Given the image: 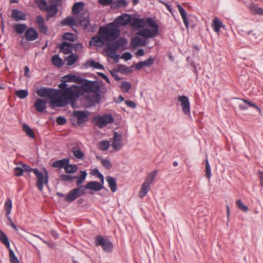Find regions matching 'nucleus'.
Returning a JSON list of instances; mask_svg holds the SVG:
<instances>
[{
	"instance_id": "nucleus-34",
	"label": "nucleus",
	"mask_w": 263,
	"mask_h": 263,
	"mask_svg": "<svg viewBox=\"0 0 263 263\" xmlns=\"http://www.w3.org/2000/svg\"><path fill=\"white\" fill-rule=\"evenodd\" d=\"M0 241L6 247L8 250L11 249L9 239L2 230H0Z\"/></svg>"
},
{
	"instance_id": "nucleus-51",
	"label": "nucleus",
	"mask_w": 263,
	"mask_h": 263,
	"mask_svg": "<svg viewBox=\"0 0 263 263\" xmlns=\"http://www.w3.org/2000/svg\"><path fill=\"white\" fill-rule=\"evenodd\" d=\"M35 3L42 10H45L47 7V2L45 0H35Z\"/></svg>"
},
{
	"instance_id": "nucleus-23",
	"label": "nucleus",
	"mask_w": 263,
	"mask_h": 263,
	"mask_svg": "<svg viewBox=\"0 0 263 263\" xmlns=\"http://www.w3.org/2000/svg\"><path fill=\"white\" fill-rule=\"evenodd\" d=\"M177 8L181 16L183 23L185 26V27L187 29H188L189 27V22L187 18L186 13L185 10L180 5H177Z\"/></svg>"
},
{
	"instance_id": "nucleus-32",
	"label": "nucleus",
	"mask_w": 263,
	"mask_h": 263,
	"mask_svg": "<svg viewBox=\"0 0 263 263\" xmlns=\"http://www.w3.org/2000/svg\"><path fill=\"white\" fill-rule=\"evenodd\" d=\"M249 9L251 13L254 15H263V9L257 7L256 5L252 4L250 7Z\"/></svg>"
},
{
	"instance_id": "nucleus-58",
	"label": "nucleus",
	"mask_w": 263,
	"mask_h": 263,
	"mask_svg": "<svg viewBox=\"0 0 263 263\" xmlns=\"http://www.w3.org/2000/svg\"><path fill=\"white\" fill-rule=\"evenodd\" d=\"M85 186H81L77 189H73L77 194L78 195V197L83 195L85 193Z\"/></svg>"
},
{
	"instance_id": "nucleus-30",
	"label": "nucleus",
	"mask_w": 263,
	"mask_h": 263,
	"mask_svg": "<svg viewBox=\"0 0 263 263\" xmlns=\"http://www.w3.org/2000/svg\"><path fill=\"white\" fill-rule=\"evenodd\" d=\"M45 10L47 12V19L48 20L50 17H52L57 13V6L55 5L52 4L48 7L47 6Z\"/></svg>"
},
{
	"instance_id": "nucleus-59",
	"label": "nucleus",
	"mask_w": 263,
	"mask_h": 263,
	"mask_svg": "<svg viewBox=\"0 0 263 263\" xmlns=\"http://www.w3.org/2000/svg\"><path fill=\"white\" fill-rule=\"evenodd\" d=\"M90 66L96 69H104V67L100 63L91 61L90 62Z\"/></svg>"
},
{
	"instance_id": "nucleus-47",
	"label": "nucleus",
	"mask_w": 263,
	"mask_h": 263,
	"mask_svg": "<svg viewBox=\"0 0 263 263\" xmlns=\"http://www.w3.org/2000/svg\"><path fill=\"white\" fill-rule=\"evenodd\" d=\"M65 171L67 173H73L78 170V166L76 165H71L68 163L65 166Z\"/></svg>"
},
{
	"instance_id": "nucleus-24",
	"label": "nucleus",
	"mask_w": 263,
	"mask_h": 263,
	"mask_svg": "<svg viewBox=\"0 0 263 263\" xmlns=\"http://www.w3.org/2000/svg\"><path fill=\"white\" fill-rule=\"evenodd\" d=\"M36 22L41 32L43 33H46L47 32L48 29L44 24L43 18L41 15H37L36 17Z\"/></svg>"
},
{
	"instance_id": "nucleus-26",
	"label": "nucleus",
	"mask_w": 263,
	"mask_h": 263,
	"mask_svg": "<svg viewBox=\"0 0 263 263\" xmlns=\"http://www.w3.org/2000/svg\"><path fill=\"white\" fill-rule=\"evenodd\" d=\"M146 44V40L142 39L138 36H136L133 37L131 42L132 46L134 47L138 46H145Z\"/></svg>"
},
{
	"instance_id": "nucleus-64",
	"label": "nucleus",
	"mask_w": 263,
	"mask_h": 263,
	"mask_svg": "<svg viewBox=\"0 0 263 263\" xmlns=\"http://www.w3.org/2000/svg\"><path fill=\"white\" fill-rule=\"evenodd\" d=\"M125 104L129 107H132L133 108H135L136 107V104L135 102L130 100H127L125 101Z\"/></svg>"
},
{
	"instance_id": "nucleus-43",
	"label": "nucleus",
	"mask_w": 263,
	"mask_h": 263,
	"mask_svg": "<svg viewBox=\"0 0 263 263\" xmlns=\"http://www.w3.org/2000/svg\"><path fill=\"white\" fill-rule=\"evenodd\" d=\"M12 207V201L10 199H8L5 203V208L6 209V215L7 217L10 215Z\"/></svg>"
},
{
	"instance_id": "nucleus-33",
	"label": "nucleus",
	"mask_w": 263,
	"mask_h": 263,
	"mask_svg": "<svg viewBox=\"0 0 263 263\" xmlns=\"http://www.w3.org/2000/svg\"><path fill=\"white\" fill-rule=\"evenodd\" d=\"M106 180L111 191L112 192H115L117 191V183L116 179L112 177L108 176L106 177Z\"/></svg>"
},
{
	"instance_id": "nucleus-12",
	"label": "nucleus",
	"mask_w": 263,
	"mask_h": 263,
	"mask_svg": "<svg viewBox=\"0 0 263 263\" xmlns=\"http://www.w3.org/2000/svg\"><path fill=\"white\" fill-rule=\"evenodd\" d=\"M178 101L180 102L182 110L184 114L191 116L190 103L188 98L184 96H179Z\"/></svg>"
},
{
	"instance_id": "nucleus-17",
	"label": "nucleus",
	"mask_w": 263,
	"mask_h": 263,
	"mask_svg": "<svg viewBox=\"0 0 263 263\" xmlns=\"http://www.w3.org/2000/svg\"><path fill=\"white\" fill-rule=\"evenodd\" d=\"M47 103V100L37 99L34 103V107L37 111L43 112L46 108Z\"/></svg>"
},
{
	"instance_id": "nucleus-35",
	"label": "nucleus",
	"mask_w": 263,
	"mask_h": 263,
	"mask_svg": "<svg viewBox=\"0 0 263 263\" xmlns=\"http://www.w3.org/2000/svg\"><path fill=\"white\" fill-rule=\"evenodd\" d=\"M61 24L63 26H76L77 25V23L76 20L73 17L69 16L63 20L61 21Z\"/></svg>"
},
{
	"instance_id": "nucleus-25",
	"label": "nucleus",
	"mask_w": 263,
	"mask_h": 263,
	"mask_svg": "<svg viewBox=\"0 0 263 263\" xmlns=\"http://www.w3.org/2000/svg\"><path fill=\"white\" fill-rule=\"evenodd\" d=\"M150 189L151 186L143 182L138 193L139 197L143 198L146 195Z\"/></svg>"
},
{
	"instance_id": "nucleus-28",
	"label": "nucleus",
	"mask_w": 263,
	"mask_h": 263,
	"mask_svg": "<svg viewBox=\"0 0 263 263\" xmlns=\"http://www.w3.org/2000/svg\"><path fill=\"white\" fill-rule=\"evenodd\" d=\"M78 55L76 53H71L70 55L67 57L65 59L67 66H71L73 65L78 60Z\"/></svg>"
},
{
	"instance_id": "nucleus-37",
	"label": "nucleus",
	"mask_w": 263,
	"mask_h": 263,
	"mask_svg": "<svg viewBox=\"0 0 263 263\" xmlns=\"http://www.w3.org/2000/svg\"><path fill=\"white\" fill-rule=\"evenodd\" d=\"M13 28L18 34H22L27 29V26L24 24H17L14 25Z\"/></svg>"
},
{
	"instance_id": "nucleus-42",
	"label": "nucleus",
	"mask_w": 263,
	"mask_h": 263,
	"mask_svg": "<svg viewBox=\"0 0 263 263\" xmlns=\"http://www.w3.org/2000/svg\"><path fill=\"white\" fill-rule=\"evenodd\" d=\"M78 197V195L75 192L74 190H72L65 197L66 201L70 202L74 200Z\"/></svg>"
},
{
	"instance_id": "nucleus-15",
	"label": "nucleus",
	"mask_w": 263,
	"mask_h": 263,
	"mask_svg": "<svg viewBox=\"0 0 263 263\" xmlns=\"http://www.w3.org/2000/svg\"><path fill=\"white\" fill-rule=\"evenodd\" d=\"M131 20L130 15L127 14H123L116 19L115 24L122 26L126 25L129 23L130 24Z\"/></svg>"
},
{
	"instance_id": "nucleus-39",
	"label": "nucleus",
	"mask_w": 263,
	"mask_h": 263,
	"mask_svg": "<svg viewBox=\"0 0 263 263\" xmlns=\"http://www.w3.org/2000/svg\"><path fill=\"white\" fill-rule=\"evenodd\" d=\"M72 152L74 157L77 159H82L84 156V154L77 146H75L72 148Z\"/></svg>"
},
{
	"instance_id": "nucleus-1",
	"label": "nucleus",
	"mask_w": 263,
	"mask_h": 263,
	"mask_svg": "<svg viewBox=\"0 0 263 263\" xmlns=\"http://www.w3.org/2000/svg\"><path fill=\"white\" fill-rule=\"evenodd\" d=\"M36 92L41 97L50 99V104L52 107H63L69 103L67 89L57 90L41 88L37 89Z\"/></svg>"
},
{
	"instance_id": "nucleus-5",
	"label": "nucleus",
	"mask_w": 263,
	"mask_h": 263,
	"mask_svg": "<svg viewBox=\"0 0 263 263\" xmlns=\"http://www.w3.org/2000/svg\"><path fill=\"white\" fill-rule=\"evenodd\" d=\"M33 172L37 178L36 185L39 191L42 192L44 185H47L48 182V173L45 168H42L41 171L34 169Z\"/></svg>"
},
{
	"instance_id": "nucleus-41",
	"label": "nucleus",
	"mask_w": 263,
	"mask_h": 263,
	"mask_svg": "<svg viewBox=\"0 0 263 263\" xmlns=\"http://www.w3.org/2000/svg\"><path fill=\"white\" fill-rule=\"evenodd\" d=\"M67 75L62 77L61 82L62 83L59 85V87L61 89V90H65L68 87H67V85L66 84L67 82H71L69 78H67Z\"/></svg>"
},
{
	"instance_id": "nucleus-46",
	"label": "nucleus",
	"mask_w": 263,
	"mask_h": 263,
	"mask_svg": "<svg viewBox=\"0 0 263 263\" xmlns=\"http://www.w3.org/2000/svg\"><path fill=\"white\" fill-rule=\"evenodd\" d=\"M9 257L10 263H20L17 257L11 249L9 250Z\"/></svg>"
},
{
	"instance_id": "nucleus-2",
	"label": "nucleus",
	"mask_w": 263,
	"mask_h": 263,
	"mask_svg": "<svg viewBox=\"0 0 263 263\" xmlns=\"http://www.w3.org/2000/svg\"><path fill=\"white\" fill-rule=\"evenodd\" d=\"M81 83V86L73 85L67 88L69 103L75 101L77 98L83 96L85 92H97L100 89L99 83L96 81H86Z\"/></svg>"
},
{
	"instance_id": "nucleus-27",
	"label": "nucleus",
	"mask_w": 263,
	"mask_h": 263,
	"mask_svg": "<svg viewBox=\"0 0 263 263\" xmlns=\"http://www.w3.org/2000/svg\"><path fill=\"white\" fill-rule=\"evenodd\" d=\"M158 171L157 170H154L151 172H149L146 177V178L145 180L144 181V183L149 185H151V184L153 183L154 181L155 180L156 177L157 176Z\"/></svg>"
},
{
	"instance_id": "nucleus-3",
	"label": "nucleus",
	"mask_w": 263,
	"mask_h": 263,
	"mask_svg": "<svg viewBox=\"0 0 263 263\" xmlns=\"http://www.w3.org/2000/svg\"><path fill=\"white\" fill-rule=\"evenodd\" d=\"M99 34L104 41L110 42L116 40L119 35V30L117 25L114 23H110L105 27H101Z\"/></svg>"
},
{
	"instance_id": "nucleus-40",
	"label": "nucleus",
	"mask_w": 263,
	"mask_h": 263,
	"mask_svg": "<svg viewBox=\"0 0 263 263\" xmlns=\"http://www.w3.org/2000/svg\"><path fill=\"white\" fill-rule=\"evenodd\" d=\"M52 62L53 64L58 67H61L63 65V61L61 58H60L58 55H54L52 58Z\"/></svg>"
},
{
	"instance_id": "nucleus-4",
	"label": "nucleus",
	"mask_w": 263,
	"mask_h": 263,
	"mask_svg": "<svg viewBox=\"0 0 263 263\" xmlns=\"http://www.w3.org/2000/svg\"><path fill=\"white\" fill-rule=\"evenodd\" d=\"M146 28L138 31L137 34L146 38H152L156 36L158 33L159 26L156 22L151 18L146 20Z\"/></svg>"
},
{
	"instance_id": "nucleus-44",
	"label": "nucleus",
	"mask_w": 263,
	"mask_h": 263,
	"mask_svg": "<svg viewBox=\"0 0 263 263\" xmlns=\"http://www.w3.org/2000/svg\"><path fill=\"white\" fill-rule=\"evenodd\" d=\"M110 146V143L106 140L100 142L98 144L99 148L103 151H107Z\"/></svg>"
},
{
	"instance_id": "nucleus-62",
	"label": "nucleus",
	"mask_w": 263,
	"mask_h": 263,
	"mask_svg": "<svg viewBox=\"0 0 263 263\" xmlns=\"http://www.w3.org/2000/svg\"><path fill=\"white\" fill-rule=\"evenodd\" d=\"M23 172H30L31 171L33 172V170L27 165L24 164L21 166Z\"/></svg>"
},
{
	"instance_id": "nucleus-20",
	"label": "nucleus",
	"mask_w": 263,
	"mask_h": 263,
	"mask_svg": "<svg viewBox=\"0 0 263 263\" xmlns=\"http://www.w3.org/2000/svg\"><path fill=\"white\" fill-rule=\"evenodd\" d=\"M59 48L61 52L65 54H68L72 53V44L67 42H64L60 45Z\"/></svg>"
},
{
	"instance_id": "nucleus-18",
	"label": "nucleus",
	"mask_w": 263,
	"mask_h": 263,
	"mask_svg": "<svg viewBox=\"0 0 263 263\" xmlns=\"http://www.w3.org/2000/svg\"><path fill=\"white\" fill-rule=\"evenodd\" d=\"M12 18L16 21H21V20H26V14L23 12L17 10V9H13L12 10Z\"/></svg>"
},
{
	"instance_id": "nucleus-52",
	"label": "nucleus",
	"mask_w": 263,
	"mask_h": 263,
	"mask_svg": "<svg viewBox=\"0 0 263 263\" xmlns=\"http://www.w3.org/2000/svg\"><path fill=\"white\" fill-rule=\"evenodd\" d=\"M87 176V173L85 171H81V175L79 177H75L74 178H78V180L77 181V184L79 185L81 184L85 179L86 177Z\"/></svg>"
},
{
	"instance_id": "nucleus-29",
	"label": "nucleus",
	"mask_w": 263,
	"mask_h": 263,
	"mask_svg": "<svg viewBox=\"0 0 263 263\" xmlns=\"http://www.w3.org/2000/svg\"><path fill=\"white\" fill-rule=\"evenodd\" d=\"M69 159L67 158L63 159L54 161L52 166L55 168H65V165L69 163Z\"/></svg>"
},
{
	"instance_id": "nucleus-57",
	"label": "nucleus",
	"mask_w": 263,
	"mask_h": 263,
	"mask_svg": "<svg viewBox=\"0 0 263 263\" xmlns=\"http://www.w3.org/2000/svg\"><path fill=\"white\" fill-rule=\"evenodd\" d=\"M72 48H73L76 51L81 52L83 50V46L80 43H77L72 44Z\"/></svg>"
},
{
	"instance_id": "nucleus-14",
	"label": "nucleus",
	"mask_w": 263,
	"mask_h": 263,
	"mask_svg": "<svg viewBox=\"0 0 263 263\" xmlns=\"http://www.w3.org/2000/svg\"><path fill=\"white\" fill-rule=\"evenodd\" d=\"M89 14L88 12L86 11L82 13L81 16L79 18V24L83 29H85L89 24Z\"/></svg>"
},
{
	"instance_id": "nucleus-13",
	"label": "nucleus",
	"mask_w": 263,
	"mask_h": 263,
	"mask_svg": "<svg viewBox=\"0 0 263 263\" xmlns=\"http://www.w3.org/2000/svg\"><path fill=\"white\" fill-rule=\"evenodd\" d=\"M239 108L242 110H246L248 109V107H254L256 108L259 112L260 115H262L261 109L255 104L252 102L246 99H241L238 103Z\"/></svg>"
},
{
	"instance_id": "nucleus-50",
	"label": "nucleus",
	"mask_w": 263,
	"mask_h": 263,
	"mask_svg": "<svg viewBox=\"0 0 263 263\" xmlns=\"http://www.w3.org/2000/svg\"><path fill=\"white\" fill-rule=\"evenodd\" d=\"M68 77L71 82H74L78 84H80L82 82L83 80L81 77H77L73 74H69L67 75Z\"/></svg>"
},
{
	"instance_id": "nucleus-31",
	"label": "nucleus",
	"mask_w": 263,
	"mask_h": 263,
	"mask_svg": "<svg viewBox=\"0 0 263 263\" xmlns=\"http://www.w3.org/2000/svg\"><path fill=\"white\" fill-rule=\"evenodd\" d=\"M104 41L100 35L99 36H93L91 38L90 44L98 47H102L104 44Z\"/></svg>"
},
{
	"instance_id": "nucleus-48",
	"label": "nucleus",
	"mask_w": 263,
	"mask_h": 263,
	"mask_svg": "<svg viewBox=\"0 0 263 263\" xmlns=\"http://www.w3.org/2000/svg\"><path fill=\"white\" fill-rule=\"evenodd\" d=\"M15 95L20 99H25L28 95L27 90L22 89L17 90L15 92Z\"/></svg>"
},
{
	"instance_id": "nucleus-21",
	"label": "nucleus",
	"mask_w": 263,
	"mask_h": 263,
	"mask_svg": "<svg viewBox=\"0 0 263 263\" xmlns=\"http://www.w3.org/2000/svg\"><path fill=\"white\" fill-rule=\"evenodd\" d=\"M130 25L133 28H143L145 27L146 21L143 19L134 18L131 20Z\"/></svg>"
},
{
	"instance_id": "nucleus-22",
	"label": "nucleus",
	"mask_w": 263,
	"mask_h": 263,
	"mask_svg": "<svg viewBox=\"0 0 263 263\" xmlns=\"http://www.w3.org/2000/svg\"><path fill=\"white\" fill-rule=\"evenodd\" d=\"M155 61V59L153 58H149L144 61L139 62L135 65V67L137 70L142 68L143 67H149L152 65Z\"/></svg>"
},
{
	"instance_id": "nucleus-60",
	"label": "nucleus",
	"mask_w": 263,
	"mask_h": 263,
	"mask_svg": "<svg viewBox=\"0 0 263 263\" xmlns=\"http://www.w3.org/2000/svg\"><path fill=\"white\" fill-rule=\"evenodd\" d=\"M23 171L21 166L16 167L14 169V174L15 176H20L23 175Z\"/></svg>"
},
{
	"instance_id": "nucleus-36",
	"label": "nucleus",
	"mask_w": 263,
	"mask_h": 263,
	"mask_svg": "<svg viewBox=\"0 0 263 263\" xmlns=\"http://www.w3.org/2000/svg\"><path fill=\"white\" fill-rule=\"evenodd\" d=\"M84 6V4L83 2H78L74 4L72 9V13L74 14H78L82 10Z\"/></svg>"
},
{
	"instance_id": "nucleus-63",
	"label": "nucleus",
	"mask_w": 263,
	"mask_h": 263,
	"mask_svg": "<svg viewBox=\"0 0 263 263\" xmlns=\"http://www.w3.org/2000/svg\"><path fill=\"white\" fill-rule=\"evenodd\" d=\"M121 58L125 60H129L132 58V54L128 52L124 53Z\"/></svg>"
},
{
	"instance_id": "nucleus-55",
	"label": "nucleus",
	"mask_w": 263,
	"mask_h": 263,
	"mask_svg": "<svg viewBox=\"0 0 263 263\" xmlns=\"http://www.w3.org/2000/svg\"><path fill=\"white\" fill-rule=\"evenodd\" d=\"M131 88L130 83L127 82H122L121 85V89L124 92H128Z\"/></svg>"
},
{
	"instance_id": "nucleus-54",
	"label": "nucleus",
	"mask_w": 263,
	"mask_h": 263,
	"mask_svg": "<svg viewBox=\"0 0 263 263\" xmlns=\"http://www.w3.org/2000/svg\"><path fill=\"white\" fill-rule=\"evenodd\" d=\"M205 175L206 177L210 179L211 177V167L210 166V164L208 159H206L205 161Z\"/></svg>"
},
{
	"instance_id": "nucleus-49",
	"label": "nucleus",
	"mask_w": 263,
	"mask_h": 263,
	"mask_svg": "<svg viewBox=\"0 0 263 263\" xmlns=\"http://www.w3.org/2000/svg\"><path fill=\"white\" fill-rule=\"evenodd\" d=\"M236 205L239 210L243 211L244 212H247L248 211V208L240 199H238L236 201Z\"/></svg>"
},
{
	"instance_id": "nucleus-61",
	"label": "nucleus",
	"mask_w": 263,
	"mask_h": 263,
	"mask_svg": "<svg viewBox=\"0 0 263 263\" xmlns=\"http://www.w3.org/2000/svg\"><path fill=\"white\" fill-rule=\"evenodd\" d=\"M56 121L58 124L63 125L66 123V120L64 117H59L57 118Z\"/></svg>"
},
{
	"instance_id": "nucleus-16",
	"label": "nucleus",
	"mask_w": 263,
	"mask_h": 263,
	"mask_svg": "<svg viewBox=\"0 0 263 263\" xmlns=\"http://www.w3.org/2000/svg\"><path fill=\"white\" fill-rule=\"evenodd\" d=\"M211 26L214 31L217 34H219L220 29L221 28H224L225 27V26L222 23V21L217 17H215L212 21Z\"/></svg>"
},
{
	"instance_id": "nucleus-7",
	"label": "nucleus",
	"mask_w": 263,
	"mask_h": 263,
	"mask_svg": "<svg viewBox=\"0 0 263 263\" xmlns=\"http://www.w3.org/2000/svg\"><path fill=\"white\" fill-rule=\"evenodd\" d=\"M114 119L111 115L105 114L102 116H96L93 117V121L100 128H102L108 124L114 122Z\"/></svg>"
},
{
	"instance_id": "nucleus-56",
	"label": "nucleus",
	"mask_w": 263,
	"mask_h": 263,
	"mask_svg": "<svg viewBox=\"0 0 263 263\" xmlns=\"http://www.w3.org/2000/svg\"><path fill=\"white\" fill-rule=\"evenodd\" d=\"M63 38L66 40H69L71 42H74L76 40V39L74 37L72 33L67 32L63 34Z\"/></svg>"
},
{
	"instance_id": "nucleus-38",
	"label": "nucleus",
	"mask_w": 263,
	"mask_h": 263,
	"mask_svg": "<svg viewBox=\"0 0 263 263\" xmlns=\"http://www.w3.org/2000/svg\"><path fill=\"white\" fill-rule=\"evenodd\" d=\"M97 158L100 160L102 165L106 169L109 170L112 167L110 161L107 159H104L100 156H97Z\"/></svg>"
},
{
	"instance_id": "nucleus-9",
	"label": "nucleus",
	"mask_w": 263,
	"mask_h": 263,
	"mask_svg": "<svg viewBox=\"0 0 263 263\" xmlns=\"http://www.w3.org/2000/svg\"><path fill=\"white\" fill-rule=\"evenodd\" d=\"M96 246H101L103 250L106 252H111L113 246L111 242L108 239H105L101 236H97L96 238Z\"/></svg>"
},
{
	"instance_id": "nucleus-6",
	"label": "nucleus",
	"mask_w": 263,
	"mask_h": 263,
	"mask_svg": "<svg viewBox=\"0 0 263 263\" xmlns=\"http://www.w3.org/2000/svg\"><path fill=\"white\" fill-rule=\"evenodd\" d=\"M126 42L123 39H119L117 41L109 44L105 51L108 57L113 59L116 62L118 61L119 55L116 54L117 50L121 44H124Z\"/></svg>"
},
{
	"instance_id": "nucleus-8",
	"label": "nucleus",
	"mask_w": 263,
	"mask_h": 263,
	"mask_svg": "<svg viewBox=\"0 0 263 263\" xmlns=\"http://www.w3.org/2000/svg\"><path fill=\"white\" fill-rule=\"evenodd\" d=\"M96 171L97 172V176L100 179V182L96 181L89 182L86 185L85 188L95 191H99L104 188V177L98 170H96Z\"/></svg>"
},
{
	"instance_id": "nucleus-53",
	"label": "nucleus",
	"mask_w": 263,
	"mask_h": 263,
	"mask_svg": "<svg viewBox=\"0 0 263 263\" xmlns=\"http://www.w3.org/2000/svg\"><path fill=\"white\" fill-rule=\"evenodd\" d=\"M127 5V3L125 0H118L115 1L113 4L112 6L115 8H119L125 7Z\"/></svg>"
},
{
	"instance_id": "nucleus-11",
	"label": "nucleus",
	"mask_w": 263,
	"mask_h": 263,
	"mask_svg": "<svg viewBox=\"0 0 263 263\" xmlns=\"http://www.w3.org/2000/svg\"><path fill=\"white\" fill-rule=\"evenodd\" d=\"M89 115V112L88 111L75 110L72 113L73 117L77 119L79 125L82 124L87 121Z\"/></svg>"
},
{
	"instance_id": "nucleus-19",
	"label": "nucleus",
	"mask_w": 263,
	"mask_h": 263,
	"mask_svg": "<svg viewBox=\"0 0 263 263\" xmlns=\"http://www.w3.org/2000/svg\"><path fill=\"white\" fill-rule=\"evenodd\" d=\"M25 36L27 40L33 41L37 38L38 33L33 28H30L25 31Z\"/></svg>"
},
{
	"instance_id": "nucleus-10",
	"label": "nucleus",
	"mask_w": 263,
	"mask_h": 263,
	"mask_svg": "<svg viewBox=\"0 0 263 263\" xmlns=\"http://www.w3.org/2000/svg\"><path fill=\"white\" fill-rule=\"evenodd\" d=\"M111 146L115 151H119L121 149L123 146L121 134L118 132L114 133Z\"/></svg>"
},
{
	"instance_id": "nucleus-45",
	"label": "nucleus",
	"mask_w": 263,
	"mask_h": 263,
	"mask_svg": "<svg viewBox=\"0 0 263 263\" xmlns=\"http://www.w3.org/2000/svg\"><path fill=\"white\" fill-rule=\"evenodd\" d=\"M23 128L24 132L30 138H34V134L33 130L27 124H24Z\"/></svg>"
}]
</instances>
